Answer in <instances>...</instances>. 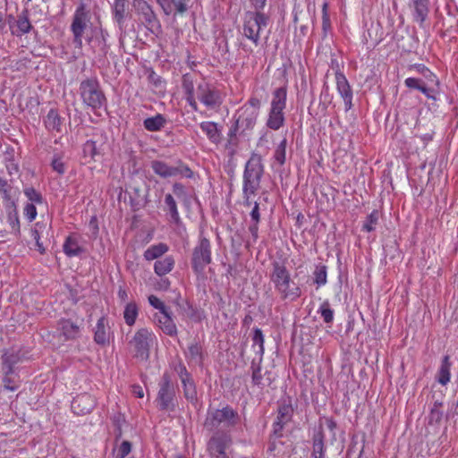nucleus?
Listing matches in <instances>:
<instances>
[{
  "mask_svg": "<svg viewBox=\"0 0 458 458\" xmlns=\"http://www.w3.org/2000/svg\"><path fill=\"white\" fill-rule=\"evenodd\" d=\"M181 381H182V384L183 386V394H184L185 398L191 402L195 401L196 397H197V392H196L195 384H194L191 377L187 379L181 380Z\"/></svg>",
  "mask_w": 458,
  "mask_h": 458,
  "instance_id": "obj_46",
  "label": "nucleus"
},
{
  "mask_svg": "<svg viewBox=\"0 0 458 458\" xmlns=\"http://www.w3.org/2000/svg\"><path fill=\"white\" fill-rule=\"evenodd\" d=\"M250 369L252 371L251 379H252L253 385L260 386L262 384V379H263L260 366L259 364L258 365L255 364V362L252 361Z\"/></svg>",
  "mask_w": 458,
  "mask_h": 458,
  "instance_id": "obj_55",
  "label": "nucleus"
},
{
  "mask_svg": "<svg viewBox=\"0 0 458 458\" xmlns=\"http://www.w3.org/2000/svg\"><path fill=\"white\" fill-rule=\"evenodd\" d=\"M59 327L63 335L66 340L75 339L80 335V327L69 319L62 320L59 324Z\"/></svg>",
  "mask_w": 458,
  "mask_h": 458,
  "instance_id": "obj_36",
  "label": "nucleus"
},
{
  "mask_svg": "<svg viewBox=\"0 0 458 458\" xmlns=\"http://www.w3.org/2000/svg\"><path fill=\"white\" fill-rule=\"evenodd\" d=\"M156 339L154 333L146 327L137 330L129 342L134 353V357L140 360H148L149 358L150 348Z\"/></svg>",
  "mask_w": 458,
  "mask_h": 458,
  "instance_id": "obj_7",
  "label": "nucleus"
},
{
  "mask_svg": "<svg viewBox=\"0 0 458 458\" xmlns=\"http://www.w3.org/2000/svg\"><path fill=\"white\" fill-rule=\"evenodd\" d=\"M293 413V408L290 403H284L279 405L276 420L273 425L275 434H279L284 425L291 420Z\"/></svg>",
  "mask_w": 458,
  "mask_h": 458,
  "instance_id": "obj_22",
  "label": "nucleus"
},
{
  "mask_svg": "<svg viewBox=\"0 0 458 458\" xmlns=\"http://www.w3.org/2000/svg\"><path fill=\"white\" fill-rule=\"evenodd\" d=\"M182 89L185 93V97H195L196 90L194 89V85L191 81L187 78H183L182 81Z\"/></svg>",
  "mask_w": 458,
  "mask_h": 458,
  "instance_id": "obj_58",
  "label": "nucleus"
},
{
  "mask_svg": "<svg viewBox=\"0 0 458 458\" xmlns=\"http://www.w3.org/2000/svg\"><path fill=\"white\" fill-rule=\"evenodd\" d=\"M443 418V411L441 409L430 408L428 420L429 423H439Z\"/></svg>",
  "mask_w": 458,
  "mask_h": 458,
  "instance_id": "obj_59",
  "label": "nucleus"
},
{
  "mask_svg": "<svg viewBox=\"0 0 458 458\" xmlns=\"http://www.w3.org/2000/svg\"><path fill=\"white\" fill-rule=\"evenodd\" d=\"M13 182L0 176V194L4 200V203L14 201L13 198Z\"/></svg>",
  "mask_w": 458,
  "mask_h": 458,
  "instance_id": "obj_43",
  "label": "nucleus"
},
{
  "mask_svg": "<svg viewBox=\"0 0 458 458\" xmlns=\"http://www.w3.org/2000/svg\"><path fill=\"white\" fill-rule=\"evenodd\" d=\"M109 335L110 327L108 319L105 316H102L97 321L94 329V341L98 344L105 345L109 342Z\"/></svg>",
  "mask_w": 458,
  "mask_h": 458,
  "instance_id": "obj_21",
  "label": "nucleus"
},
{
  "mask_svg": "<svg viewBox=\"0 0 458 458\" xmlns=\"http://www.w3.org/2000/svg\"><path fill=\"white\" fill-rule=\"evenodd\" d=\"M126 0H114L112 4V15L119 29L123 31L125 22Z\"/></svg>",
  "mask_w": 458,
  "mask_h": 458,
  "instance_id": "obj_28",
  "label": "nucleus"
},
{
  "mask_svg": "<svg viewBox=\"0 0 458 458\" xmlns=\"http://www.w3.org/2000/svg\"><path fill=\"white\" fill-rule=\"evenodd\" d=\"M258 117L256 110L242 106L233 116L234 123L232 127L239 131V134H245L246 131L253 130Z\"/></svg>",
  "mask_w": 458,
  "mask_h": 458,
  "instance_id": "obj_15",
  "label": "nucleus"
},
{
  "mask_svg": "<svg viewBox=\"0 0 458 458\" xmlns=\"http://www.w3.org/2000/svg\"><path fill=\"white\" fill-rule=\"evenodd\" d=\"M166 124L165 117L161 114L148 117L143 121L144 128L151 132L161 131Z\"/></svg>",
  "mask_w": 458,
  "mask_h": 458,
  "instance_id": "obj_32",
  "label": "nucleus"
},
{
  "mask_svg": "<svg viewBox=\"0 0 458 458\" xmlns=\"http://www.w3.org/2000/svg\"><path fill=\"white\" fill-rule=\"evenodd\" d=\"M23 193L25 197L28 199V203H32L35 205H41L44 203V199L42 194L34 189L33 187H26L23 190Z\"/></svg>",
  "mask_w": 458,
  "mask_h": 458,
  "instance_id": "obj_50",
  "label": "nucleus"
},
{
  "mask_svg": "<svg viewBox=\"0 0 458 458\" xmlns=\"http://www.w3.org/2000/svg\"><path fill=\"white\" fill-rule=\"evenodd\" d=\"M287 91L284 87H280L273 92L270 109L266 122L267 128L277 131L284 124V110L286 107Z\"/></svg>",
  "mask_w": 458,
  "mask_h": 458,
  "instance_id": "obj_6",
  "label": "nucleus"
},
{
  "mask_svg": "<svg viewBox=\"0 0 458 458\" xmlns=\"http://www.w3.org/2000/svg\"><path fill=\"white\" fill-rule=\"evenodd\" d=\"M164 202L165 211H166L167 214L170 216L171 222L179 225L182 222V220L174 197L172 194L167 193L165 195Z\"/></svg>",
  "mask_w": 458,
  "mask_h": 458,
  "instance_id": "obj_29",
  "label": "nucleus"
},
{
  "mask_svg": "<svg viewBox=\"0 0 458 458\" xmlns=\"http://www.w3.org/2000/svg\"><path fill=\"white\" fill-rule=\"evenodd\" d=\"M190 0H167L173 9V13L175 12L177 14H183L188 10V4Z\"/></svg>",
  "mask_w": 458,
  "mask_h": 458,
  "instance_id": "obj_52",
  "label": "nucleus"
},
{
  "mask_svg": "<svg viewBox=\"0 0 458 458\" xmlns=\"http://www.w3.org/2000/svg\"><path fill=\"white\" fill-rule=\"evenodd\" d=\"M326 446L324 445V434L322 430L316 432L312 437V453L313 458H325Z\"/></svg>",
  "mask_w": 458,
  "mask_h": 458,
  "instance_id": "obj_33",
  "label": "nucleus"
},
{
  "mask_svg": "<svg viewBox=\"0 0 458 458\" xmlns=\"http://www.w3.org/2000/svg\"><path fill=\"white\" fill-rule=\"evenodd\" d=\"M268 21L269 16L262 12H245L240 32L243 38L258 47L260 43V33L268 25Z\"/></svg>",
  "mask_w": 458,
  "mask_h": 458,
  "instance_id": "obj_5",
  "label": "nucleus"
},
{
  "mask_svg": "<svg viewBox=\"0 0 458 458\" xmlns=\"http://www.w3.org/2000/svg\"><path fill=\"white\" fill-rule=\"evenodd\" d=\"M3 372V384L5 389L10 391H15L18 388L17 382L19 376L15 370H11L7 373L6 369H2Z\"/></svg>",
  "mask_w": 458,
  "mask_h": 458,
  "instance_id": "obj_42",
  "label": "nucleus"
},
{
  "mask_svg": "<svg viewBox=\"0 0 458 458\" xmlns=\"http://www.w3.org/2000/svg\"><path fill=\"white\" fill-rule=\"evenodd\" d=\"M93 32L94 35L88 39L89 43H92V47L97 48L100 55L106 56L110 49L108 31L99 27L96 28Z\"/></svg>",
  "mask_w": 458,
  "mask_h": 458,
  "instance_id": "obj_18",
  "label": "nucleus"
},
{
  "mask_svg": "<svg viewBox=\"0 0 458 458\" xmlns=\"http://www.w3.org/2000/svg\"><path fill=\"white\" fill-rule=\"evenodd\" d=\"M185 357L190 363L201 365L203 362L202 345L198 342L191 343L185 352Z\"/></svg>",
  "mask_w": 458,
  "mask_h": 458,
  "instance_id": "obj_30",
  "label": "nucleus"
},
{
  "mask_svg": "<svg viewBox=\"0 0 458 458\" xmlns=\"http://www.w3.org/2000/svg\"><path fill=\"white\" fill-rule=\"evenodd\" d=\"M335 81L336 89L344 100L345 111H349L352 107V90L349 81L340 71L335 72Z\"/></svg>",
  "mask_w": 458,
  "mask_h": 458,
  "instance_id": "obj_17",
  "label": "nucleus"
},
{
  "mask_svg": "<svg viewBox=\"0 0 458 458\" xmlns=\"http://www.w3.org/2000/svg\"><path fill=\"white\" fill-rule=\"evenodd\" d=\"M196 98L208 110L212 111L217 110L224 100L221 91L215 85L205 81L198 84Z\"/></svg>",
  "mask_w": 458,
  "mask_h": 458,
  "instance_id": "obj_10",
  "label": "nucleus"
},
{
  "mask_svg": "<svg viewBox=\"0 0 458 458\" xmlns=\"http://www.w3.org/2000/svg\"><path fill=\"white\" fill-rule=\"evenodd\" d=\"M7 223L11 226L12 232L14 233H20V219L19 214L14 201L4 203Z\"/></svg>",
  "mask_w": 458,
  "mask_h": 458,
  "instance_id": "obj_26",
  "label": "nucleus"
},
{
  "mask_svg": "<svg viewBox=\"0 0 458 458\" xmlns=\"http://www.w3.org/2000/svg\"><path fill=\"white\" fill-rule=\"evenodd\" d=\"M404 85L409 89L420 91L429 99L436 100V97L434 96L436 90L433 88L428 87L421 79L409 77L404 80Z\"/></svg>",
  "mask_w": 458,
  "mask_h": 458,
  "instance_id": "obj_24",
  "label": "nucleus"
},
{
  "mask_svg": "<svg viewBox=\"0 0 458 458\" xmlns=\"http://www.w3.org/2000/svg\"><path fill=\"white\" fill-rule=\"evenodd\" d=\"M81 403H89L88 406H84L80 411L83 414L89 412L94 407V401L88 394L80 395L73 399L72 408L75 411L76 406H81Z\"/></svg>",
  "mask_w": 458,
  "mask_h": 458,
  "instance_id": "obj_45",
  "label": "nucleus"
},
{
  "mask_svg": "<svg viewBox=\"0 0 458 458\" xmlns=\"http://www.w3.org/2000/svg\"><path fill=\"white\" fill-rule=\"evenodd\" d=\"M169 248L167 244L160 242L157 244H154L149 246L145 251H144V259L146 260H153L157 259L158 258L162 257L165 253L168 251Z\"/></svg>",
  "mask_w": 458,
  "mask_h": 458,
  "instance_id": "obj_38",
  "label": "nucleus"
},
{
  "mask_svg": "<svg viewBox=\"0 0 458 458\" xmlns=\"http://www.w3.org/2000/svg\"><path fill=\"white\" fill-rule=\"evenodd\" d=\"M211 261L210 241L200 234L199 242L192 250L191 267L198 276H203L206 267L209 265Z\"/></svg>",
  "mask_w": 458,
  "mask_h": 458,
  "instance_id": "obj_8",
  "label": "nucleus"
},
{
  "mask_svg": "<svg viewBox=\"0 0 458 458\" xmlns=\"http://www.w3.org/2000/svg\"><path fill=\"white\" fill-rule=\"evenodd\" d=\"M132 8L139 21L151 32L160 29V22L153 7L146 0H132Z\"/></svg>",
  "mask_w": 458,
  "mask_h": 458,
  "instance_id": "obj_13",
  "label": "nucleus"
},
{
  "mask_svg": "<svg viewBox=\"0 0 458 458\" xmlns=\"http://www.w3.org/2000/svg\"><path fill=\"white\" fill-rule=\"evenodd\" d=\"M269 278L282 301H294L301 297V289L292 278L284 261L275 260L271 263Z\"/></svg>",
  "mask_w": 458,
  "mask_h": 458,
  "instance_id": "obj_1",
  "label": "nucleus"
},
{
  "mask_svg": "<svg viewBox=\"0 0 458 458\" xmlns=\"http://www.w3.org/2000/svg\"><path fill=\"white\" fill-rule=\"evenodd\" d=\"M264 174V165L259 154L252 153L245 164L242 175V191L245 194H256L260 188Z\"/></svg>",
  "mask_w": 458,
  "mask_h": 458,
  "instance_id": "obj_4",
  "label": "nucleus"
},
{
  "mask_svg": "<svg viewBox=\"0 0 458 458\" xmlns=\"http://www.w3.org/2000/svg\"><path fill=\"white\" fill-rule=\"evenodd\" d=\"M232 444V436L228 432H214L207 444V450L211 458H229L226 449Z\"/></svg>",
  "mask_w": 458,
  "mask_h": 458,
  "instance_id": "obj_14",
  "label": "nucleus"
},
{
  "mask_svg": "<svg viewBox=\"0 0 458 458\" xmlns=\"http://www.w3.org/2000/svg\"><path fill=\"white\" fill-rule=\"evenodd\" d=\"M51 167L59 175H63L66 172L64 152L59 151L54 153L51 160Z\"/></svg>",
  "mask_w": 458,
  "mask_h": 458,
  "instance_id": "obj_41",
  "label": "nucleus"
},
{
  "mask_svg": "<svg viewBox=\"0 0 458 458\" xmlns=\"http://www.w3.org/2000/svg\"><path fill=\"white\" fill-rule=\"evenodd\" d=\"M150 167L153 172L161 178H170V177H185V178H192L193 172L191 168L179 161L177 165H170L162 160H153L150 163Z\"/></svg>",
  "mask_w": 458,
  "mask_h": 458,
  "instance_id": "obj_12",
  "label": "nucleus"
},
{
  "mask_svg": "<svg viewBox=\"0 0 458 458\" xmlns=\"http://www.w3.org/2000/svg\"><path fill=\"white\" fill-rule=\"evenodd\" d=\"M286 139H283L281 142L276 147L274 153V160L280 166L284 165L286 160Z\"/></svg>",
  "mask_w": 458,
  "mask_h": 458,
  "instance_id": "obj_48",
  "label": "nucleus"
},
{
  "mask_svg": "<svg viewBox=\"0 0 458 458\" xmlns=\"http://www.w3.org/2000/svg\"><path fill=\"white\" fill-rule=\"evenodd\" d=\"M148 302L153 308L158 310V312H163L170 309L159 298H157L155 295L148 296Z\"/></svg>",
  "mask_w": 458,
  "mask_h": 458,
  "instance_id": "obj_57",
  "label": "nucleus"
},
{
  "mask_svg": "<svg viewBox=\"0 0 458 458\" xmlns=\"http://www.w3.org/2000/svg\"><path fill=\"white\" fill-rule=\"evenodd\" d=\"M23 215L29 222L36 219L38 211L35 204L26 203L23 208Z\"/></svg>",
  "mask_w": 458,
  "mask_h": 458,
  "instance_id": "obj_56",
  "label": "nucleus"
},
{
  "mask_svg": "<svg viewBox=\"0 0 458 458\" xmlns=\"http://www.w3.org/2000/svg\"><path fill=\"white\" fill-rule=\"evenodd\" d=\"M139 316V308L138 305L134 302H128L123 310V318L124 322L127 326H133L136 322V319Z\"/></svg>",
  "mask_w": 458,
  "mask_h": 458,
  "instance_id": "obj_40",
  "label": "nucleus"
},
{
  "mask_svg": "<svg viewBox=\"0 0 458 458\" xmlns=\"http://www.w3.org/2000/svg\"><path fill=\"white\" fill-rule=\"evenodd\" d=\"M413 19L422 27L428 14V0H412Z\"/></svg>",
  "mask_w": 458,
  "mask_h": 458,
  "instance_id": "obj_27",
  "label": "nucleus"
},
{
  "mask_svg": "<svg viewBox=\"0 0 458 458\" xmlns=\"http://www.w3.org/2000/svg\"><path fill=\"white\" fill-rule=\"evenodd\" d=\"M64 252L66 256L72 258L81 255L84 249L81 244V238L77 234L69 235L63 245Z\"/></svg>",
  "mask_w": 458,
  "mask_h": 458,
  "instance_id": "obj_23",
  "label": "nucleus"
},
{
  "mask_svg": "<svg viewBox=\"0 0 458 458\" xmlns=\"http://www.w3.org/2000/svg\"><path fill=\"white\" fill-rule=\"evenodd\" d=\"M261 106L260 99L256 97H251L246 104L242 106V107H247L248 109L256 110V114L259 115V108Z\"/></svg>",
  "mask_w": 458,
  "mask_h": 458,
  "instance_id": "obj_60",
  "label": "nucleus"
},
{
  "mask_svg": "<svg viewBox=\"0 0 458 458\" xmlns=\"http://www.w3.org/2000/svg\"><path fill=\"white\" fill-rule=\"evenodd\" d=\"M314 282L318 287L323 286L327 282V267L325 265H318L314 270Z\"/></svg>",
  "mask_w": 458,
  "mask_h": 458,
  "instance_id": "obj_51",
  "label": "nucleus"
},
{
  "mask_svg": "<svg viewBox=\"0 0 458 458\" xmlns=\"http://www.w3.org/2000/svg\"><path fill=\"white\" fill-rule=\"evenodd\" d=\"M131 444L129 441H123L118 449V456L120 458H124L131 453Z\"/></svg>",
  "mask_w": 458,
  "mask_h": 458,
  "instance_id": "obj_62",
  "label": "nucleus"
},
{
  "mask_svg": "<svg viewBox=\"0 0 458 458\" xmlns=\"http://www.w3.org/2000/svg\"><path fill=\"white\" fill-rule=\"evenodd\" d=\"M44 123L48 131H61L62 129V117L59 115L56 109L51 108L45 120Z\"/></svg>",
  "mask_w": 458,
  "mask_h": 458,
  "instance_id": "obj_37",
  "label": "nucleus"
},
{
  "mask_svg": "<svg viewBox=\"0 0 458 458\" xmlns=\"http://www.w3.org/2000/svg\"><path fill=\"white\" fill-rule=\"evenodd\" d=\"M83 153L85 156H89L91 158H95V157L101 154L97 147V142L92 140H89L85 142L83 145Z\"/></svg>",
  "mask_w": 458,
  "mask_h": 458,
  "instance_id": "obj_54",
  "label": "nucleus"
},
{
  "mask_svg": "<svg viewBox=\"0 0 458 458\" xmlns=\"http://www.w3.org/2000/svg\"><path fill=\"white\" fill-rule=\"evenodd\" d=\"M379 214L377 210H373L366 218L363 224V230L367 232H372L375 230V226L378 222Z\"/></svg>",
  "mask_w": 458,
  "mask_h": 458,
  "instance_id": "obj_53",
  "label": "nucleus"
},
{
  "mask_svg": "<svg viewBox=\"0 0 458 458\" xmlns=\"http://www.w3.org/2000/svg\"><path fill=\"white\" fill-rule=\"evenodd\" d=\"M173 193L182 203V205L189 209L191 205L192 196L187 191L185 186L181 182H174L173 184Z\"/></svg>",
  "mask_w": 458,
  "mask_h": 458,
  "instance_id": "obj_35",
  "label": "nucleus"
},
{
  "mask_svg": "<svg viewBox=\"0 0 458 458\" xmlns=\"http://www.w3.org/2000/svg\"><path fill=\"white\" fill-rule=\"evenodd\" d=\"M451 367L452 362L450 361L449 355H445L442 359L441 365L437 371V380L442 386H445L448 384L451 378Z\"/></svg>",
  "mask_w": 458,
  "mask_h": 458,
  "instance_id": "obj_31",
  "label": "nucleus"
},
{
  "mask_svg": "<svg viewBox=\"0 0 458 458\" xmlns=\"http://www.w3.org/2000/svg\"><path fill=\"white\" fill-rule=\"evenodd\" d=\"M422 76L425 78V80L431 83V84H434L436 86H439V80L438 78L437 77V75L431 72L428 68H427V70L425 71L424 73H422Z\"/></svg>",
  "mask_w": 458,
  "mask_h": 458,
  "instance_id": "obj_63",
  "label": "nucleus"
},
{
  "mask_svg": "<svg viewBox=\"0 0 458 458\" xmlns=\"http://www.w3.org/2000/svg\"><path fill=\"white\" fill-rule=\"evenodd\" d=\"M252 342H253L252 347L254 348L255 352L257 354H259V356H263L265 349H264V335H263L261 329H259V328L254 329Z\"/></svg>",
  "mask_w": 458,
  "mask_h": 458,
  "instance_id": "obj_47",
  "label": "nucleus"
},
{
  "mask_svg": "<svg viewBox=\"0 0 458 458\" xmlns=\"http://www.w3.org/2000/svg\"><path fill=\"white\" fill-rule=\"evenodd\" d=\"M3 163L4 165L7 174L10 176L11 182L14 181V177H20L21 169L19 161L15 157L13 148H11L4 153Z\"/></svg>",
  "mask_w": 458,
  "mask_h": 458,
  "instance_id": "obj_20",
  "label": "nucleus"
},
{
  "mask_svg": "<svg viewBox=\"0 0 458 458\" xmlns=\"http://www.w3.org/2000/svg\"><path fill=\"white\" fill-rule=\"evenodd\" d=\"M238 133H239V131H237L235 128H233L232 126L227 132L228 139H227V142L225 144V148H226V149L229 150L231 155H233L235 153L236 148L238 147V144H239V140L237 138Z\"/></svg>",
  "mask_w": 458,
  "mask_h": 458,
  "instance_id": "obj_49",
  "label": "nucleus"
},
{
  "mask_svg": "<svg viewBox=\"0 0 458 458\" xmlns=\"http://www.w3.org/2000/svg\"><path fill=\"white\" fill-rule=\"evenodd\" d=\"M322 29L325 32L330 29V19L327 13V4L324 3L322 7Z\"/></svg>",
  "mask_w": 458,
  "mask_h": 458,
  "instance_id": "obj_61",
  "label": "nucleus"
},
{
  "mask_svg": "<svg viewBox=\"0 0 458 458\" xmlns=\"http://www.w3.org/2000/svg\"><path fill=\"white\" fill-rule=\"evenodd\" d=\"M318 313L320 314L326 324H332L334 321L335 311L331 308L328 301H325L318 308Z\"/></svg>",
  "mask_w": 458,
  "mask_h": 458,
  "instance_id": "obj_44",
  "label": "nucleus"
},
{
  "mask_svg": "<svg viewBox=\"0 0 458 458\" xmlns=\"http://www.w3.org/2000/svg\"><path fill=\"white\" fill-rule=\"evenodd\" d=\"M174 263V259L172 256H165L155 262L154 271L159 276H165L173 270Z\"/></svg>",
  "mask_w": 458,
  "mask_h": 458,
  "instance_id": "obj_34",
  "label": "nucleus"
},
{
  "mask_svg": "<svg viewBox=\"0 0 458 458\" xmlns=\"http://www.w3.org/2000/svg\"><path fill=\"white\" fill-rule=\"evenodd\" d=\"M32 29V25L29 17V11L22 10L18 15L13 25H10L13 35L17 37L29 33Z\"/></svg>",
  "mask_w": 458,
  "mask_h": 458,
  "instance_id": "obj_19",
  "label": "nucleus"
},
{
  "mask_svg": "<svg viewBox=\"0 0 458 458\" xmlns=\"http://www.w3.org/2000/svg\"><path fill=\"white\" fill-rule=\"evenodd\" d=\"M250 218L252 222H256V224L259 223L260 214H259V205L257 201L253 203L252 210L250 211Z\"/></svg>",
  "mask_w": 458,
  "mask_h": 458,
  "instance_id": "obj_64",
  "label": "nucleus"
},
{
  "mask_svg": "<svg viewBox=\"0 0 458 458\" xmlns=\"http://www.w3.org/2000/svg\"><path fill=\"white\" fill-rule=\"evenodd\" d=\"M153 321L157 327H158L162 332L169 336L177 335V327L172 318L171 309L163 312H157L153 316Z\"/></svg>",
  "mask_w": 458,
  "mask_h": 458,
  "instance_id": "obj_16",
  "label": "nucleus"
},
{
  "mask_svg": "<svg viewBox=\"0 0 458 458\" xmlns=\"http://www.w3.org/2000/svg\"><path fill=\"white\" fill-rule=\"evenodd\" d=\"M79 94L83 105L95 114L106 106V98L97 78L81 81Z\"/></svg>",
  "mask_w": 458,
  "mask_h": 458,
  "instance_id": "obj_3",
  "label": "nucleus"
},
{
  "mask_svg": "<svg viewBox=\"0 0 458 458\" xmlns=\"http://www.w3.org/2000/svg\"><path fill=\"white\" fill-rule=\"evenodd\" d=\"M199 127L212 143L218 144L221 142L222 133L216 123L211 121L201 122Z\"/></svg>",
  "mask_w": 458,
  "mask_h": 458,
  "instance_id": "obj_25",
  "label": "nucleus"
},
{
  "mask_svg": "<svg viewBox=\"0 0 458 458\" xmlns=\"http://www.w3.org/2000/svg\"><path fill=\"white\" fill-rule=\"evenodd\" d=\"M158 386L156 399L158 409L160 411H174L177 405L176 390L168 374L163 375Z\"/></svg>",
  "mask_w": 458,
  "mask_h": 458,
  "instance_id": "obj_9",
  "label": "nucleus"
},
{
  "mask_svg": "<svg viewBox=\"0 0 458 458\" xmlns=\"http://www.w3.org/2000/svg\"><path fill=\"white\" fill-rule=\"evenodd\" d=\"M89 22V13L86 9L85 4H81L77 6L72 21L70 26L71 32L72 33L73 38L72 43L75 47L79 50L82 49L83 47V35L88 28Z\"/></svg>",
  "mask_w": 458,
  "mask_h": 458,
  "instance_id": "obj_11",
  "label": "nucleus"
},
{
  "mask_svg": "<svg viewBox=\"0 0 458 458\" xmlns=\"http://www.w3.org/2000/svg\"><path fill=\"white\" fill-rule=\"evenodd\" d=\"M241 423V416L236 410L230 405L222 408L208 409L207 411L204 427L212 432H228L235 429Z\"/></svg>",
  "mask_w": 458,
  "mask_h": 458,
  "instance_id": "obj_2",
  "label": "nucleus"
},
{
  "mask_svg": "<svg viewBox=\"0 0 458 458\" xmlns=\"http://www.w3.org/2000/svg\"><path fill=\"white\" fill-rule=\"evenodd\" d=\"M20 361V355L17 352L11 350L5 352L2 356V369H6L7 373L15 370L14 366Z\"/></svg>",
  "mask_w": 458,
  "mask_h": 458,
  "instance_id": "obj_39",
  "label": "nucleus"
}]
</instances>
